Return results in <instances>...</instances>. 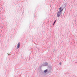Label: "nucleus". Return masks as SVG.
Listing matches in <instances>:
<instances>
[{
	"mask_svg": "<svg viewBox=\"0 0 77 77\" xmlns=\"http://www.w3.org/2000/svg\"><path fill=\"white\" fill-rule=\"evenodd\" d=\"M62 7H60L59 8V11L58 12L57 15V17H59L60 15H62V13L61 12L62 11H63V9H62Z\"/></svg>",
	"mask_w": 77,
	"mask_h": 77,
	"instance_id": "1",
	"label": "nucleus"
},
{
	"mask_svg": "<svg viewBox=\"0 0 77 77\" xmlns=\"http://www.w3.org/2000/svg\"><path fill=\"white\" fill-rule=\"evenodd\" d=\"M20 43H18L17 44V49L19 48V47H20Z\"/></svg>",
	"mask_w": 77,
	"mask_h": 77,
	"instance_id": "2",
	"label": "nucleus"
},
{
	"mask_svg": "<svg viewBox=\"0 0 77 77\" xmlns=\"http://www.w3.org/2000/svg\"><path fill=\"white\" fill-rule=\"evenodd\" d=\"M47 72V70H46L44 71V72L45 73V72Z\"/></svg>",
	"mask_w": 77,
	"mask_h": 77,
	"instance_id": "3",
	"label": "nucleus"
},
{
	"mask_svg": "<svg viewBox=\"0 0 77 77\" xmlns=\"http://www.w3.org/2000/svg\"><path fill=\"white\" fill-rule=\"evenodd\" d=\"M56 20H55V21L54 22V24H53V25H54V24H55V23H56Z\"/></svg>",
	"mask_w": 77,
	"mask_h": 77,
	"instance_id": "4",
	"label": "nucleus"
},
{
	"mask_svg": "<svg viewBox=\"0 0 77 77\" xmlns=\"http://www.w3.org/2000/svg\"><path fill=\"white\" fill-rule=\"evenodd\" d=\"M60 65H61V63H60Z\"/></svg>",
	"mask_w": 77,
	"mask_h": 77,
	"instance_id": "5",
	"label": "nucleus"
}]
</instances>
